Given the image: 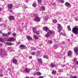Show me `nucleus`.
<instances>
[{"label": "nucleus", "instance_id": "f257e3e1", "mask_svg": "<svg viewBox=\"0 0 78 78\" xmlns=\"http://www.w3.org/2000/svg\"><path fill=\"white\" fill-rule=\"evenodd\" d=\"M34 17H35V19H34V21L39 22L41 21V18L39 17V16H37L36 14H34L33 15Z\"/></svg>", "mask_w": 78, "mask_h": 78}, {"label": "nucleus", "instance_id": "f03ea898", "mask_svg": "<svg viewBox=\"0 0 78 78\" xmlns=\"http://www.w3.org/2000/svg\"><path fill=\"white\" fill-rule=\"evenodd\" d=\"M53 32L52 30H49L48 32L46 34L45 36L46 37H49L51 34H52Z\"/></svg>", "mask_w": 78, "mask_h": 78}, {"label": "nucleus", "instance_id": "7ed1b4c3", "mask_svg": "<svg viewBox=\"0 0 78 78\" xmlns=\"http://www.w3.org/2000/svg\"><path fill=\"white\" fill-rule=\"evenodd\" d=\"M57 27L58 30H59L58 32H60V31H61L62 30V26H61V25L59 24H58Z\"/></svg>", "mask_w": 78, "mask_h": 78}, {"label": "nucleus", "instance_id": "20e7f679", "mask_svg": "<svg viewBox=\"0 0 78 78\" xmlns=\"http://www.w3.org/2000/svg\"><path fill=\"white\" fill-rule=\"evenodd\" d=\"M15 40H16V39H14L13 37H10L7 41L8 42H13V41H14Z\"/></svg>", "mask_w": 78, "mask_h": 78}, {"label": "nucleus", "instance_id": "39448f33", "mask_svg": "<svg viewBox=\"0 0 78 78\" xmlns=\"http://www.w3.org/2000/svg\"><path fill=\"white\" fill-rule=\"evenodd\" d=\"M50 65L51 68H53L55 67H57L58 66V64H54V63H51Z\"/></svg>", "mask_w": 78, "mask_h": 78}, {"label": "nucleus", "instance_id": "423d86ee", "mask_svg": "<svg viewBox=\"0 0 78 78\" xmlns=\"http://www.w3.org/2000/svg\"><path fill=\"white\" fill-rule=\"evenodd\" d=\"M74 51L75 53H76V55H78V48L76 47V48H74Z\"/></svg>", "mask_w": 78, "mask_h": 78}, {"label": "nucleus", "instance_id": "0eeeda50", "mask_svg": "<svg viewBox=\"0 0 78 78\" xmlns=\"http://www.w3.org/2000/svg\"><path fill=\"white\" fill-rule=\"evenodd\" d=\"M12 4H8L7 5V8H8V9H12Z\"/></svg>", "mask_w": 78, "mask_h": 78}, {"label": "nucleus", "instance_id": "6e6552de", "mask_svg": "<svg viewBox=\"0 0 78 78\" xmlns=\"http://www.w3.org/2000/svg\"><path fill=\"white\" fill-rule=\"evenodd\" d=\"M9 19L10 21H11L12 20H14V17L13 16H10L9 17Z\"/></svg>", "mask_w": 78, "mask_h": 78}, {"label": "nucleus", "instance_id": "1a4fd4ad", "mask_svg": "<svg viewBox=\"0 0 78 78\" xmlns=\"http://www.w3.org/2000/svg\"><path fill=\"white\" fill-rule=\"evenodd\" d=\"M37 61L41 65L42 64V63H43V61L41 58H38L37 60Z\"/></svg>", "mask_w": 78, "mask_h": 78}, {"label": "nucleus", "instance_id": "9d476101", "mask_svg": "<svg viewBox=\"0 0 78 78\" xmlns=\"http://www.w3.org/2000/svg\"><path fill=\"white\" fill-rule=\"evenodd\" d=\"M65 5L66 6L68 7V8H70V7L71 6V4H70L69 3V2H67L65 3Z\"/></svg>", "mask_w": 78, "mask_h": 78}, {"label": "nucleus", "instance_id": "9b49d317", "mask_svg": "<svg viewBox=\"0 0 78 78\" xmlns=\"http://www.w3.org/2000/svg\"><path fill=\"white\" fill-rule=\"evenodd\" d=\"M12 62L13 64H17V60L16 59H13Z\"/></svg>", "mask_w": 78, "mask_h": 78}, {"label": "nucleus", "instance_id": "f8f14e48", "mask_svg": "<svg viewBox=\"0 0 78 78\" xmlns=\"http://www.w3.org/2000/svg\"><path fill=\"white\" fill-rule=\"evenodd\" d=\"M25 47V46L23 45H21L19 46V48H20L21 50H23L24 49Z\"/></svg>", "mask_w": 78, "mask_h": 78}, {"label": "nucleus", "instance_id": "ddd939ff", "mask_svg": "<svg viewBox=\"0 0 78 78\" xmlns=\"http://www.w3.org/2000/svg\"><path fill=\"white\" fill-rule=\"evenodd\" d=\"M67 54L68 56H71V55H72V51H68Z\"/></svg>", "mask_w": 78, "mask_h": 78}, {"label": "nucleus", "instance_id": "4468645a", "mask_svg": "<svg viewBox=\"0 0 78 78\" xmlns=\"http://www.w3.org/2000/svg\"><path fill=\"white\" fill-rule=\"evenodd\" d=\"M40 9L41 11H45V8L44 6H41L40 8Z\"/></svg>", "mask_w": 78, "mask_h": 78}, {"label": "nucleus", "instance_id": "2eb2a0df", "mask_svg": "<svg viewBox=\"0 0 78 78\" xmlns=\"http://www.w3.org/2000/svg\"><path fill=\"white\" fill-rule=\"evenodd\" d=\"M27 39L29 41H32V37H30L29 36H27Z\"/></svg>", "mask_w": 78, "mask_h": 78}, {"label": "nucleus", "instance_id": "dca6fc26", "mask_svg": "<svg viewBox=\"0 0 78 78\" xmlns=\"http://www.w3.org/2000/svg\"><path fill=\"white\" fill-rule=\"evenodd\" d=\"M44 30L46 31V32H47L48 30H49V29L48 28V27H45L44 28Z\"/></svg>", "mask_w": 78, "mask_h": 78}, {"label": "nucleus", "instance_id": "f3484780", "mask_svg": "<svg viewBox=\"0 0 78 78\" xmlns=\"http://www.w3.org/2000/svg\"><path fill=\"white\" fill-rule=\"evenodd\" d=\"M37 75H38V76H41V75H42V73L39 72H37Z\"/></svg>", "mask_w": 78, "mask_h": 78}, {"label": "nucleus", "instance_id": "a211bd4d", "mask_svg": "<svg viewBox=\"0 0 78 78\" xmlns=\"http://www.w3.org/2000/svg\"><path fill=\"white\" fill-rule=\"evenodd\" d=\"M59 47V46L57 44L54 45V48L55 49H56V48H58Z\"/></svg>", "mask_w": 78, "mask_h": 78}, {"label": "nucleus", "instance_id": "6ab92c4d", "mask_svg": "<svg viewBox=\"0 0 78 78\" xmlns=\"http://www.w3.org/2000/svg\"><path fill=\"white\" fill-rule=\"evenodd\" d=\"M24 70L25 72H27V73H29V72H30V71L28 70V68H26V69H25Z\"/></svg>", "mask_w": 78, "mask_h": 78}, {"label": "nucleus", "instance_id": "aec40b11", "mask_svg": "<svg viewBox=\"0 0 78 78\" xmlns=\"http://www.w3.org/2000/svg\"><path fill=\"white\" fill-rule=\"evenodd\" d=\"M38 3L39 4H41L42 2V0H37Z\"/></svg>", "mask_w": 78, "mask_h": 78}, {"label": "nucleus", "instance_id": "412c9836", "mask_svg": "<svg viewBox=\"0 0 78 78\" xmlns=\"http://www.w3.org/2000/svg\"><path fill=\"white\" fill-rule=\"evenodd\" d=\"M2 34L3 36H8V34H3V33H2Z\"/></svg>", "mask_w": 78, "mask_h": 78}, {"label": "nucleus", "instance_id": "4be33fe9", "mask_svg": "<svg viewBox=\"0 0 78 78\" xmlns=\"http://www.w3.org/2000/svg\"><path fill=\"white\" fill-rule=\"evenodd\" d=\"M32 30L33 33H35V32L36 31H35L36 30V28L35 27H33L32 28Z\"/></svg>", "mask_w": 78, "mask_h": 78}, {"label": "nucleus", "instance_id": "5701e85b", "mask_svg": "<svg viewBox=\"0 0 78 78\" xmlns=\"http://www.w3.org/2000/svg\"><path fill=\"white\" fill-rule=\"evenodd\" d=\"M56 71L55 70H53L52 72V74H56Z\"/></svg>", "mask_w": 78, "mask_h": 78}, {"label": "nucleus", "instance_id": "b1692460", "mask_svg": "<svg viewBox=\"0 0 78 78\" xmlns=\"http://www.w3.org/2000/svg\"><path fill=\"white\" fill-rule=\"evenodd\" d=\"M52 22L54 23H57V20H56L54 19L53 20Z\"/></svg>", "mask_w": 78, "mask_h": 78}, {"label": "nucleus", "instance_id": "393cba45", "mask_svg": "<svg viewBox=\"0 0 78 78\" xmlns=\"http://www.w3.org/2000/svg\"><path fill=\"white\" fill-rule=\"evenodd\" d=\"M40 54H41V52L39 51H37V56H39V55Z\"/></svg>", "mask_w": 78, "mask_h": 78}, {"label": "nucleus", "instance_id": "a878e982", "mask_svg": "<svg viewBox=\"0 0 78 78\" xmlns=\"http://www.w3.org/2000/svg\"><path fill=\"white\" fill-rule=\"evenodd\" d=\"M67 28L68 29V30L69 31H71V28H70V26H67Z\"/></svg>", "mask_w": 78, "mask_h": 78}, {"label": "nucleus", "instance_id": "bb28decb", "mask_svg": "<svg viewBox=\"0 0 78 78\" xmlns=\"http://www.w3.org/2000/svg\"><path fill=\"white\" fill-rule=\"evenodd\" d=\"M31 49L32 50H36V48H35L34 47H31Z\"/></svg>", "mask_w": 78, "mask_h": 78}, {"label": "nucleus", "instance_id": "cd10ccee", "mask_svg": "<svg viewBox=\"0 0 78 78\" xmlns=\"http://www.w3.org/2000/svg\"><path fill=\"white\" fill-rule=\"evenodd\" d=\"M0 42H3V43H5V42H4L3 41V39H2L1 37H0Z\"/></svg>", "mask_w": 78, "mask_h": 78}, {"label": "nucleus", "instance_id": "c85d7f7f", "mask_svg": "<svg viewBox=\"0 0 78 78\" xmlns=\"http://www.w3.org/2000/svg\"><path fill=\"white\" fill-rule=\"evenodd\" d=\"M43 58H46L47 59H48V57H47V55H44L43 57Z\"/></svg>", "mask_w": 78, "mask_h": 78}, {"label": "nucleus", "instance_id": "c756f323", "mask_svg": "<svg viewBox=\"0 0 78 78\" xmlns=\"http://www.w3.org/2000/svg\"><path fill=\"white\" fill-rule=\"evenodd\" d=\"M6 44L8 45H12V43H8L7 42Z\"/></svg>", "mask_w": 78, "mask_h": 78}, {"label": "nucleus", "instance_id": "7c9ffc66", "mask_svg": "<svg viewBox=\"0 0 78 78\" xmlns=\"http://www.w3.org/2000/svg\"><path fill=\"white\" fill-rule=\"evenodd\" d=\"M61 35H63V36H66V34L65 33H62L61 32L60 34Z\"/></svg>", "mask_w": 78, "mask_h": 78}, {"label": "nucleus", "instance_id": "2f4dec72", "mask_svg": "<svg viewBox=\"0 0 78 78\" xmlns=\"http://www.w3.org/2000/svg\"><path fill=\"white\" fill-rule=\"evenodd\" d=\"M48 43H49V44H52L53 43V41H51V40H49L48 41Z\"/></svg>", "mask_w": 78, "mask_h": 78}, {"label": "nucleus", "instance_id": "473e14b6", "mask_svg": "<svg viewBox=\"0 0 78 78\" xmlns=\"http://www.w3.org/2000/svg\"><path fill=\"white\" fill-rule=\"evenodd\" d=\"M34 38L35 39H37L38 38H37V37L36 35H35L34 37Z\"/></svg>", "mask_w": 78, "mask_h": 78}, {"label": "nucleus", "instance_id": "72a5a7b5", "mask_svg": "<svg viewBox=\"0 0 78 78\" xmlns=\"http://www.w3.org/2000/svg\"><path fill=\"white\" fill-rule=\"evenodd\" d=\"M32 5L33 7H35V6H36V4L35 3H34Z\"/></svg>", "mask_w": 78, "mask_h": 78}, {"label": "nucleus", "instance_id": "f704fd0d", "mask_svg": "<svg viewBox=\"0 0 78 78\" xmlns=\"http://www.w3.org/2000/svg\"><path fill=\"white\" fill-rule=\"evenodd\" d=\"M48 19V16H46V17L45 18V20H47L46 21H47V20Z\"/></svg>", "mask_w": 78, "mask_h": 78}, {"label": "nucleus", "instance_id": "c9c22d12", "mask_svg": "<svg viewBox=\"0 0 78 78\" xmlns=\"http://www.w3.org/2000/svg\"><path fill=\"white\" fill-rule=\"evenodd\" d=\"M60 2H61L62 3H64V1L63 0H60Z\"/></svg>", "mask_w": 78, "mask_h": 78}, {"label": "nucleus", "instance_id": "e433bc0d", "mask_svg": "<svg viewBox=\"0 0 78 78\" xmlns=\"http://www.w3.org/2000/svg\"><path fill=\"white\" fill-rule=\"evenodd\" d=\"M35 33H36L38 35H39V32L37 31H36L35 32Z\"/></svg>", "mask_w": 78, "mask_h": 78}, {"label": "nucleus", "instance_id": "4c0bfd02", "mask_svg": "<svg viewBox=\"0 0 78 78\" xmlns=\"http://www.w3.org/2000/svg\"><path fill=\"white\" fill-rule=\"evenodd\" d=\"M76 61H77V59L76 58H74V62H76Z\"/></svg>", "mask_w": 78, "mask_h": 78}, {"label": "nucleus", "instance_id": "58836bf2", "mask_svg": "<svg viewBox=\"0 0 78 78\" xmlns=\"http://www.w3.org/2000/svg\"><path fill=\"white\" fill-rule=\"evenodd\" d=\"M12 35L13 36H16V34L14 33L12 34Z\"/></svg>", "mask_w": 78, "mask_h": 78}, {"label": "nucleus", "instance_id": "ea45409f", "mask_svg": "<svg viewBox=\"0 0 78 78\" xmlns=\"http://www.w3.org/2000/svg\"><path fill=\"white\" fill-rule=\"evenodd\" d=\"M36 52H33L32 53V55H35V54H36Z\"/></svg>", "mask_w": 78, "mask_h": 78}, {"label": "nucleus", "instance_id": "a19ab883", "mask_svg": "<svg viewBox=\"0 0 78 78\" xmlns=\"http://www.w3.org/2000/svg\"><path fill=\"white\" fill-rule=\"evenodd\" d=\"M0 56L1 57H3V54L2 53H0Z\"/></svg>", "mask_w": 78, "mask_h": 78}, {"label": "nucleus", "instance_id": "79ce46f5", "mask_svg": "<svg viewBox=\"0 0 78 78\" xmlns=\"http://www.w3.org/2000/svg\"><path fill=\"white\" fill-rule=\"evenodd\" d=\"M71 78H77L76 76H73L72 77H71Z\"/></svg>", "mask_w": 78, "mask_h": 78}, {"label": "nucleus", "instance_id": "37998d69", "mask_svg": "<svg viewBox=\"0 0 78 78\" xmlns=\"http://www.w3.org/2000/svg\"><path fill=\"white\" fill-rule=\"evenodd\" d=\"M9 11L10 12H12V9H9Z\"/></svg>", "mask_w": 78, "mask_h": 78}, {"label": "nucleus", "instance_id": "c03bdc74", "mask_svg": "<svg viewBox=\"0 0 78 78\" xmlns=\"http://www.w3.org/2000/svg\"><path fill=\"white\" fill-rule=\"evenodd\" d=\"M37 75V73H33V75L34 76H35V75Z\"/></svg>", "mask_w": 78, "mask_h": 78}, {"label": "nucleus", "instance_id": "a18cd8bd", "mask_svg": "<svg viewBox=\"0 0 78 78\" xmlns=\"http://www.w3.org/2000/svg\"><path fill=\"white\" fill-rule=\"evenodd\" d=\"M12 34L10 32H8V35H11V34Z\"/></svg>", "mask_w": 78, "mask_h": 78}, {"label": "nucleus", "instance_id": "49530a36", "mask_svg": "<svg viewBox=\"0 0 78 78\" xmlns=\"http://www.w3.org/2000/svg\"><path fill=\"white\" fill-rule=\"evenodd\" d=\"M78 18H75V20H76V21H78Z\"/></svg>", "mask_w": 78, "mask_h": 78}, {"label": "nucleus", "instance_id": "de8ad7c7", "mask_svg": "<svg viewBox=\"0 0 78 78\" xmlns=\"http://www.w3.org/2000/svg\"><path fill=\"white\" fill-rule=\"evenodd\" d=\"M55 5H56V4L55 3H53L52 6H55Z\"/></svg>", "mask_w": 78, "mask_h": 78}, {"label": "nucleus", "instance_id": "09e8293b", "mask_svg": "<svg viewBox=\"0 0 78 78\" xmlns=\"http://www.w3.org/2000/svg\"><path fill=\"white\" fill-rule=\"evenodd\" d=\"M24 8H25V9H26V8H27V6L24 5Z\"/></svg>", "mask_w": 78, "mask_h": 78}, {"label": "nucleus", "instance_id": "8fccbe9b", "mask_svg": "<svg viewBox=\"0 0 78 78\" xmlns=\"http://www.w3.org/2000/svg\"><path fill=\"white\" fill-rule=\"evenodd\" d=\"M6 54H7V53L5 52L4 53V56H6Z\"/></svg>", "mask_w": 78, "mask_h": 78}, {"label": "nucleus", "instance_id": "3c124183", "mask_svg": "<svg viewBox=\"0 0 78 78\" xmlns=\"http://www.w3.org/2000/svg\"><path fill=\"white\" fill-rule=\"evenodd\" d=\"M25 78H34V77H31L30 78L28 77H26Z\"/></svg>", "mask_w": 78, "mask_h": 78}, {"label": "nucleus", "instance_id": "603ef678", "mask_svg": "<svg viewBox=\"0 0 78 78\" xmlns=\"http://www.w3.org/2000/svg\"><path fill=\"white\" fill-rule=\"evenodd\" d=\"M58 71L59 72H62V70H61V69H59Z\"/></svg>", "mask_w": 78, "mask_h": 78}, {"label": "nucleus", "instance_id": "864d4df0", "mask_svg": "<svg viewBox=\"0 0 78 78\" xmlns=\"http://www.w3.org/2000/svg\"><path fill=\"white\" fill-rule=\"evenodd\" d=\"M44 78V76H40L39 77V78Z\"/></svg>", "mask_w": 78, "mask_h": 78}, {"label": "nucleus", "instance_id": "5fc2aeb1", "mask_svg": "<svg viewBox=\"0 0 78 78\" xmlns=\"http://www.w3.org/2000/svg\"><path fill=\"white\" fill-rule=\"evenodd\" d=\"M2 49H0V53H2Z\"/></svg>", "mask_w": 78, "mask_h": 78}, {"label": "nucleus", "instance_id": "6e6d98bb", "mask_svg": "<svg viewBox=\"0 0 78 78\" xmlns=\"http://www.w3.org/2000/svg\"><path fill=\"white\" fill-rule=\"evenodd\" d=\"M75 63H76L77 65H78V61H76V62H75Z\"/></svg>", "mask_w": 78, "mask_h": 78}, {"label": "nucleus", "instance_id": "4d7b16f0", "mask_svg": "<svg viewBox=\"0 0 78 78\" xmlns=\"http://www.w3.org/2000/svg\"><path fill=\"white\" fill-rule=\"evenodd\" d=\"M65 66H66V65H62V66L63 67H65Z\"/></svg>", "mask_w": 78, "mask_h": 78}, {"label": "nucleus", "instance_id": "13d9d810", "mask_svg": "<svg viewBox=\"0 0 78 78\" xmlns=\"http://www.w3.org/2000/svg\"><path fill=\"white\" fill-rule=\"evenodd\" d=\"M29 58V59H31V58H32V57H31V56Z\"/></svg>", "mask_w": 78, "mask_h": 78}, {"label": "nucleus", "instance_id": "bf43d9fd", "mask_svg": "<svg viewBox=\"0 0 78 78\" xmlns=\"http://www.w3.org/2000/svg\"><path fill=\"white\" fill-rule=\"evenodd\" d=\"M37 27L38 28H41V26L39 25L37 26Z\"/></svg>", "mask_w": 78, "mask_h": 78}, {"label": "nucleus", "instance_id": "052dcab7", "mask_svg": "<svg viewBox=\"0 0 78 78\" xmlns=\"http://www.w3.org/2000/svg\"><path fill=\"white\" fill-rule=\"evenodd\" d=\"M71 36L72 37H73V34H71Z\"/></svg>", "mask_w": 78, "mask_h": 78}, {"label": "nucleus", "instance_id": "680f3d73", "mask_svg": "<svg viewBox=\"0 0 78 78\" xmlns=\"http://www.w3.org/2000/svg\"><path fill=\"white\" fill-rule=\"evenodd\" d=\"M1 33L2 34V31L0 30V34H1Z\"/></svg>", "mask_w": 78, "mask_h": 78}, {"label": "nucleus", "instance_id": "e2e57ef3", "mask_svg": "<svg viewBox=\"0 0 78 78\" xmlns=\"http://www.w3.org/2000/svg\"><path fill=\"white\" fill-rule=\"evenodd\" d=\"M20 44V42H19V43H18V45H19V44Z\"/></svg>", "mask_w": 78, "mask_h": 78}, {"label": "nucleus", "instance_id": "0e129e2a", "mask_svg": "<svg viewBox=\"0 0 78 78\" xmlns=\"http://www.w3.org/2000/svg\"><path fill=\"white\" fill-rule=\"evenodd\" d=\"M3 76V74L1 75V76L2 77V76Z\"/></svg>", "mask_w": 78, "mask_h": 78}, {"label": "nucleus", "instance_id": "69168bd1", "mask_svg": "<svg viewBox=\"0 0 78 78\" xmlns=\"http://www.w3.org/2000/svg\"><path fill=\"white\" fill-rule=\"evenodd\" d=\"M3 25V24H0V27H1V26H2Z\"/></svg>", "mask_w": 78, "mask_h": 78}, {"label": "nucleus", "instance_id": "338daca9", "mask_svg": "<svg viewBox=\"0 0 78 78\" xmlns=\"http://www.w3.org/2000/svg\"><path fill=\"white\" fill-rule=\"evenodd\" d=\"M2 11V9L0 8V12Z\"/></svg>", "mask_w": 78, "mask_h": 78}, {"label": "nucleus", "instance_id": "774afa93", "mask_svg": "<svg viewBox=\"0 0 78 78\" xmlns=\"http://www.w3.org/2000/svg\"><path fill=\"white\" fill-rule=\"evenodd\" d=\"M26 3H28V0H27L26 1Z\"/></svg>", "mask_w": 78, "mask_h": 78}]
</instances>
